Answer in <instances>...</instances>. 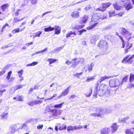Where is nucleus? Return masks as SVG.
<instances>
[{
  "label": "nucleus",
  "mask_w": 134,
  "mask_h": 134,
  "mask_svg": "<svg viewBox=\"0 0 134 134\" xmlns=\"http://www.w3.org/2000/svg\"><path fill=\"white\" fill-rule=\"evenodd\" d=\"M101 14L100 13H97L94 14L92 16L91 19V21L90 22V24L92 25L88 26L87 28L88 30L91 29L94 27L98 24V21L100 19V16Z\"/></svg>",
  "instance_id": "nucleus-1"
},
{
  "label": "nucleus",
  "mask_w": 134,
  "mask_h": 134,
  "mask_svg": "<svg viewBox=\"0 0 134 134\" xmlns=\"http://www.w3.org/2000/svg\"><path fill=\"white\" fill-rule=\"evenodd\" d=\"M105 111V109L97 108L94 109L93 111V113L91 114V115L95 117L101 116L104 114Z\"/></svg>",
  "instance_id": "nucleus-2"
},
{
  "label": "nucleus",
  "mask_w": 134,
  "mask_h": 134,
  "mask_svg": "<svg viewBox=\"0 0 134 134\" xmlns=\"http://www.w3.org/2000/svg\"><path fill=\"white\" fill-rule=\"evenodd\" d=\"M121 83V82L116 79H111L109 81L110 86L111 87H118L120 85Z\"/></svg>",
  "instance_id": "nucleus-3"
},
{
  "label": "nucleus",
  "mask_w": 134,
  "mask_h": 134,
  "mask_svg": "<svg viewBox=\"0 0 134 134\" xmlns=\"http://www.w3.org/2000/svg\"><path fill=\"white\" fill-rule=\"evenodd\" d=\"M97 46L100 48H103L105 50L107 49L108 45L107 42L105 41L101 40L98 43Z\"/></svg>",
  "instance_id": "nucleus-4"
},
{
  "label": "nucleus",
  "mask_w": 134,
  "mask_h": 134,
  "mask_svg": "<svg viewBox=\"0 0 134 134\" xmlns=\"http://www.w3.org/2000/svg\"><path fill=\"white\" fill-rule=\"evenodd\" d=\"M130 57V55H128L125 57L123 60H122V63H130V64L132 63V59L134 57V54H133L132 56L130 57L129 59L126 60Z\"/></svg>",
  "instance_id": "nucleus-5"
},
{
  "label": "nucleus",
  "mask_w": 134,
  "mask_h": 134,
  "mask_svg": "<svg viewBox=\"0 0 134 134\" xmlns=\"http://www.w3.org/2000/svg\"><path fill=\"white\" fill-rule=\"evenodd\" d=\"M121 30V34L125 37H128L131 35V33L125 28H122Z\"/></svg>",
  "instance_id": "nucleus-6"
},
{
  "label": "nucleus",
  "mask_w": 134,
  "mask_h": 134,
  "mask_svg": "<svg viewBox=\"0 0 134 134\" xmlns=\"http://www.w3.org/2000/svg\"><path fill=\"white\" fill-rule=\"evenodd\" d=\"M99 84L98 83L97 84V86L96 88V89L98 95L101 96H102L105 93L104 91L101 90L100 89V87L99 88L98 86Z\"/></svg>",
  "instance_id": "nucleus-7"
},
{
  "label": "nucleus",
  "mask_w": 134,
  "mask_h": 134,
  "mask_svg": "<svg viewBox=\"0 0 134 134\" xmlns=\"http://www.w3.org/2000/svg\"><path fill=\"white\" fill-rule=\"evenodd\" d=\"M110 131L109 128L105 127L102 129L100 131L101 134H107Z\"/></svg>",
  "instance_id": "nucleus-8"
},
{
  "label": "nucleus",
  "mask_w": 134,
  "mask_h": 134,
  "mask_svg": "<svg viewBox=\"0 0 134 134\" xmlns=\"http://www.w3.org/2000/svg\"><path fill=\"white\" fill-rule=\"evenodd\" d=\"M99 87L100 89L101 90L104 92V93L106 92L107 91L108 92L109 90L107 89V86L106 85L104 84H101Z\"/></svg>",
  "instance_id": "nucleus-9"
},
{
  "label": "nucleus",
  "mask_w": 134,
  "mask_h": 134,
  "mask_svg": "<svg viewBox=\"0 0 134 134\" xmlns=\"http://www.w3.org/2000/svg\"><path fill=\"white\" fill-rule=\"evenodd\" d=\"M88 18V17L87 15H85L83 17L81 18L80 23L82 24H83V23H85L87 20Z\"/></svg>",
  "instance_id": "nucleus-10"
},
{
  "label": "nucleus",
  "mask_w": 134,
  "mask_h": 134,
  "mask_svg": "<svg viewBox=\"0 0 134 134\" xmlns=\"http://www.w3.org/2000/svg\"><path fill=\"white\" fill-rule=\"evenodd\" d=\"M124 5L125 8V10L128 11L130 9L132 8V6L131 5L130 2L128 3L127 4H124Z\"/></svg>",
  "instance_id": "nucleus-11"
},
{
  "label": "nucleus",
  "mask_w": 134,
  "mask_h": 134,
  "mask_svg": "<svg viewBox=\"0 0 134 134\" xmlns=\"http://www.w3.org/2000/svg\"><path fill=\"white\" fill-rule=\"evenodd\" d=\"M41 101L40 100H37L34 101H32L30 103H28L29 105L31 106H33L34 105H36L37 104L41 103Z\"/></svg>",
  "instance_id": "nucleus-12"
},
{
  "label": "nucleus",
  "mask_w": 134,
  "mask_h": 134,
  "mask_svg": "<svg viewBox=\"0 0 134 134\" xmlns=\"http://www.w3.org/2000/svg\"><path fill=\"white\" fill-rule=\"evenodd\" d=\"M55 31V34L57 35L59 34L61 32L60 28L58 26H55L54 27Z\"/></svg>",
  "instance_id": "nucleus-13"
},
{
  "label": "nucleus",
  "mask_w": 134,
  "mask_h": 134,
  "mask_svg": "<svg viewBox=\"0 0 134 134\" xmlns=\"http://www.w3.org/2000/svg\"><path fill=\"white\" fill-rule=\"evenodd\" d=\"M111 132L114 133L118 129V126L116 123H114L113 124L111 127Z\"/></svg>",
  "instance_id": "nucleus-14"
},
{
  "label": "nucleus",
  "mask_w": 134,
  "mask_h": 134,
  "mask_svg": "<svg viewBox=\"0 0 134 134\" xmlns=\"http://www.w3.org/2000/svg\"><path fill=\"white\" fill-rule=\"evenodd\" d=\"M112 77V76H107L106 75L104 76H102L100 77V79L99 80L98 82H99L100 83L106 79H108Z\"/></svg>",
  "instance_id": "nucleus-15"
},
{
  "label": "nucleus",
  "mask_w": 134,
  "mask_h": 134,
  "mask_svg": "<svg viewBox=\"0 0 134 134\" xmlns=\"http://www.w3.org/2000/svg\"><path fill=\"white\" fill-rule=\"evenodd\" d=\"M25 85H18L16 86L15 87H13L12 88V90H14V92L15 91L18 89H20L23 88L24 86H25Z\"/></svg>",
  "instance_id": "nucleus-16"
},
{
  "label": "nucleus",
  "mask_w": 134,
  "mask_h": 134,
  "mask_svg": "<svg viewBox=\"0 0 134 134\" xmlns=\"http://www.w3.org/2000/svg\"><path fill=\"white\" fill-rule=\"evenodd\" d=\"M98 37L97 36H94L92 37L91 40V43L95 44L96 41L98 39Z\"/></svg>",
  "instance_id": "nucleus-17"
},
{
  "label": "nucleus",
  "mask_w": 134,
  "mask_h": 134,
  "mask_svg": "<svg viewBox=\"0 0 134 134\" xmlns=\"http://www.w3.org/2000/svg\"><path fill=\"white\" fill-rule=\"evenodd\" d=\"M130 81L132 86L134 87V74H131L130 77Z\"/></svg>",
  "instance_id": "nucleus-18"
},
{
  "label": "nucleus",
  "mask_w": 134,
  "mask_h": 134,
  "mask_svg": "<svg viewBox=\"0 0 134 134\" xmlns=\"http://www.w3.org/2000/svg\"><path fill=\"white\" fill-rule=\"evenodd\" d=\"M79 13L77 11L73 12L71 14V16L74 18H78L79 16Z\"/></svg>",
  "instance_id": "nucleus-19"
},
{
  "label": "nucleus",
  "mask_w": 134,
  "mask_h": 134,
  "mask_svg": "<svg viewBox=\"0 0 134 134\" xmlns=\"http://www.w3.org/2000/svg\"><path fill=\"white\" fill-rule=\"evenodd\" d=\"M92 92V88H91L90 89L88 90L86 93L84 94V95L86 97H89L90 96Z\"/></svg>",
  "instance_id": "nucleus-20"
},
{
  "label": "nucleus",
  "mask_w": 134,
  "mask_h": 134,
  "mask_svg": "<svg viewBox=\"0 0 134 134\" xmlns=\"http://www.w3.org/2000/svg\"><path fill=\"white\" fill-rule=\"evenodd\" d=\"M77 60H78V61H76L75 62V65H77L79 64V63H80L81 64H83L85 62L84 59L82 58H77Z\"/></svg>",
  "instance_id": "nucleus-21"
},
{
  "label": "nucleus",
  "mask_w": 134,
  "mask_h": 134,
  "mask_svg": "<svg viewBox=\"0 0 134 134\" xmlns=\"http://www.w3.org/2000/svg\"><path fill=\"white\" fill-rule=\"evenodd\" d=\"M118 3L113 4V5L114 8L117 10H119L121 9L122 8V7H120L118 5Z\"/></svg>",
  "instance_id": "nucleus-22"
},
{
  "label": "nucleus",
  "mask_w": 134,
  "mask_h": 134,
  "mask_svg": "<svg viewBox=\"0 0 134 134\" xmlns=\"http://www.w3.org/2000/svg\"><path fill=\"white\" fill-rule=\"evenodd\" d=\"M70 87H68L67 89H65L64 90L62 93V95L63 96H65L68 94L69 91V90Z\"/></svg>",
  "instance_id": "nucleus-23"
},
{
  "label": "nucleus",
  "mask_w": 134,
  "mask_h": 134,
  "mask_svg": "<svg viewBox=\"0 0 134 134\" xmlns=\"http://www.w3.org/2000/svg\"><path fill=\"white\" fill-rule=\"evenodd\" d=\"M9 5L8 4H5L2 5L1 7V8L2 9V10L3 11L5 10L9 7Z\"/></svg>",
  "instance_id": "nucleus-24"
},
{
  "label": "nucleus",
  "mask_w": 134,
  "mask_h": 134,
  "mask_svg": "<svg viewBox=\"0 0 134 134\" xmlns=\"http://www.w3.org/2000/svg\"><path fill=\"white\" fill-rule=\"evenodd\" d=\"M77 58H75L72 59L71 62L69 61H67L65 63L66 64H67L68 65H70L71 63H75V62L77 61Z\"/></svg>",
  "instance_id": "nucleus-25"
},
{
  "label": "nucleus",
  "mask_w": 134,
  "mask_h": 134,
  "mask_svg": "<svg viewBox=\"0 0 134 134\" xmlns=\"http://www.w3.org/2000/svg\"><path fill=\"white\" fill-rule=\"evenodd\" d=\"M1 116L2 117V119H7L8 116V113L4 112L1 115Z\"/></svg>",
  "instance_id": "nucleus-26"
},
{
  "label": "nucleus",
  "mask_w": 134,
  "mask_h": 134,
  "mask_svg": "<svg viewBox=\"0 0 134 134\" xmlns=\"http://www.w3.org/2000/svg\"><path fill=\"white\" fill-rule=\"evenodd\" d=\"M18 129H23L25 130H27L28 129V127L25 124H24L23 125L20 126Z\"/></svg>",
  "instance_id": "nucleus-27"
},
{
  "label": "nucleus",
  "mask_w": 134,
  "mask_h": 134,
  "mask_svg": "<svg viewBox=\"0 0 134 134\" xmlns=\"http://www.w3.org/2000/svg\"><path fill=\"white\" fill-rule=\"evenodd\" d=\"M54 30V27H52L51 26H49L48 27L44 29V31L46 32H49L53 31Z\"/></svg>",
  "instance_id": "nucleus-28"
},
{
  "label": "nucleus",
  "mask_w": 134,
  "mask_h": 134,
  "mask_svg": "<svg viewBox=\"0 0 134 134\" xmlns=\"http://www.w3.org/2000/svg\"><path fill=\"white\" fill-rule=\"evenodd\" d=\"M38 63V62H34L31 64H27L26 65V67H28V66H34L37 64Z\"/></svg>",
  "instance_id": "nucleus-29"
},
{
  "label": "nucleus",
  "mask_w": 134,
  "mask_h": 134,
  "mask_svg": "<svg viewBox=\"0 0 134 134\" xmlns=\"http://www.w3.org/2000/svg\"><path fill=\"white\" fill-rule=\"evenodd\" d=\"M111 5V3L109 2L105 3L102 4L103 7H105V8H106L109 7Z\"/></svg>",
  "instance_id": "nucleus-30"
},
{
  "label": "nucleus",
  "mask_w": 134,
  "mask_h": 134,
  "mask_svg": "<svg viewBox=\"0 0 134 134\" xmlns=\"http://www.w3.org/2000/svg\"><path fill=\"white\" fill-rule=\"evenodd\" d=\"M53 116H56L58 115V111L56 109H52L51 110Z\"/></svg>",
  "instance_id": "nucleus-31"
},
{
  "label": "nucleus",
  "mask_w": 134,
  "mask_h": 134,
  "mask_svg": "<svg viewBox=\"0 0 134 134\" xmlns=\"http://www.w3.org/2000/svg\"><path fill=\"white\" fill-rule=\"evenodd\" d=\"M56 61V60L52 58L49 59H48V61L49 63V64L53 63Z\"/></svg>",
  "instance_id": "nucleus-32"
},
{
  "label": "nucleus",
  "mask_w": 134,
  "mask_h": 134,
  "mask_svg": "<svg viewBox=\"0 0 134 134\" xmlns=\"http://www.w3.org/2000/svg\"><path fill=\"white\" fill-rule=\"evenodd\" d=\"M23 98L22 96H18L17 97V101H22L23 100Z\"/></svg>",
  "instance_id": "nucleus-33"
},
{
  "label": "nucleus",
  "mask_w": 134,
  "mask_h": 134,
  "mask_svg": "<svg viewBox=\"0 0 134 134\" xmlns=\"http://www.w3.org/2000/svg\"><path fill=\"white\" fill-rule=\"evenodd\" d=\"M66 125L64 124L61 126L60 127L59 129V130H63L66 129Z\"/></svg>",
  "instance_id": "nucleus-34"
},
{
  "label": "nucleus",
  "mask_w": 134,
  "mask_h": 134,
  "mask_svg": "<svg viewBox=\"0 0 134 134\" xmlns=\"http://www.w3.org/2000/svg\"><path fill=\"white\" fill-rule=\"evenodd\" d=\"M64 103L63 102L59 104H56L54 105V107L55 108H61Z\"/></svg>",
  "instance_id": "nucleus-35"
},
{
  "label": "nucleus",
  "mask_w": 134,
  "mask_h": 134,
  "mask_svg": "<svg viewBox=\"0 0 134 134\" xmlns=\"http://www.w3.org/2000/svg\"><path fill=\"white\" fill-rule=\"evenodd\" d=\"M83 25H78L76 26L75 27H74V29L76 30H79L80 29L82 28L83 27Z\"/></svg>",
  "instance_id": "nucleus-36"
},
{
  "label": "nucleus",
  "mask_w": 134,
  "mask_h": 134,
  "mask_svg": "<svg viewBox=\"0 0 134 134\" xmlns=\"http://www.w3.org/2000/svg\"><path fill=\"white\" fill-rule=\"evenodd\" d=\"M10 130L12 133H14L16 131V130L14 128V127L12 126H11L10 128Z\"/></svg>",
  "instance_id": "nucleus-37"
},
{
  "label": "nucleus",
  "mask_w": 134,
  "mask_h": 134,
  "mask_svg": "<svg viewBox=\"0 0 134 134\" xmlns=\"http://www.w3.org/2000/svg\"><path fill=\"white\" fill-rule=\"evenodd\" d=\"M41 32L39 31L37 33H35L34 35V37H39L40 36V35L41 34Z\"/></svg>",
  "instance_id": "nucleus-38"
},
{
  "label": "nucleus",
  "mask_w": 134,
  "mask_h": 134,
  "mask_svg": "<svg viewBox=\"0 0 134 134\" xmlns=\"http://www.w3.org/2000/svg\"><path fill=\"white\" fill-rule=\"evenodd\" d=\"M125 132L126 134H133L132 131L130 130H126L125 131Z\"/></svg>",
  "instance_id": "nucleus-39"
},
{
  "label": "nucleus",
  "mask_w": 134,
  "mask_h": 134,
  "mask_svg": "<svg viewBox=\"0 0 134 134\" xmlns=\"http://www.w3.org/2000/svg\"><path fill=\"white\" fill-rule=\"evenodd\" d=\"M20 124H15L13 125H12V126L14 127V128L16 130L17 129H19L18 128L19 127Z\"/></svg>",
  "instance_id": "nucleus-40"
},
{
  "label": "nucleus",
  "mask_w": 134,
  "mask_h": 134,
  "mask_svg": "<svg viewBox=\"0 0 134 134\" xmlns=\"http://www.w3.org/2000/svg\"><path fill=\"white\" fill-rule=\"evenodd\" d=\"M108 17L107 15L106 14H104L102 15L101 14V16H100V19H106Z\"/></svg>",
  "instance_id": "nucleus-41"
},
{
  "label": "nucleus",
  "mask_w": 134,
  "mask_h": 134,
  "mask_svg": "<svg viewBox=\"0 0 134 134\" xmlns=\"http://www.w3.org/2000/svg\"><path fill=\"white\" fill-rule=\"evenodd\" d=\"M7 27L9 28L10 27L9 26V25L7 23L6 24L3 26L1 32H2L3 30H4Z\"/></svg>",
  "instance_id": "nucleus-42"
},
{
  "label": "nucleus",
  "mask_w": 134,
  "mask_h": 134,
  "mask_svg": "<svg viewBox=\"0 0 134 134\" xmlns=\"http://www.w3.org/2000/svg\"><path fill=\"white\" fill-rule=\"evenodd\" d=\"M105 109V113H104V114H109L111 113L112 112V111L110 109Z\"/></svg>",
  "instance_id": "nucleus-43"
},
{
  "label": "nucleus",
  "mask_w": 134,
  "mask_h": 134,
  "mask_svg": "<svg viewBox=\"0 0 134 134\" xmlns=\"http://www.w3.org/2000/svg\"><path fill=\"white\" fill-rule=\"evenodd\" d=\"M115 12L114 11H110L109 12V13L110 15V16H115Z\"/></svg>",
  "instance_id": "nucleus-44"
},
{
  "label": "nucleus",
  "mask_w": 134,
  "mask_h": 134,
  "mask_svg": "<svg viewBox=\"0 0 134 134\" xmlns=\"http://www.w3.org/2000/svg\"><path fill=\"white\" fill-rule=\"evenodd\" d=\"M67 130L68 131H72L73 130V127L72 126L69 125L67 127Z\"/></svg>",
  "instance_id": "nucleus-45"
},
{
  "label": "nucleus",
  "mask_w": 134,
  "mask_h": 134,
  "mask_svg": "<svg viewBox=\"0 0 134 134\" xmlns=\"http://www.w3.org/2000/svg\"><path fill=\"white\" fill-rule=\"evenodd\" d=\"M24 18L20 20H19L18 19V18H15L14 19L13 21L14 23H15L19 21H21V20H23V19H24Z\"/></svg>",
  "instance_id": "nucleus-46"
},
{
  "label": "nucleus",
  "mask_w": 134,
  "mask_h": 134,
  "mask_svg": "<svg viewBox=\"0 0 134 134\" xmlns=\"http://www.w3.org/2000/svg\"><path fill=\"white\" fill-rule=\"evenodd\" d=\"M20 31V29L19 28L14 30L12 31V33L13 34H15L16 32H18Z\"/></svg>",
  "instance_id": "nucleus-47"
},
{
  "label": "nucleus",
  "mask_w": 134,
  "mask_h": 134,
  "mask_svg": "<svg viewBox=\"0 0 134 134\" xmlns=\"http://www.w3.org/2000/svg\"><path fill=\"white\" fill-rule=\"evenodd\" d=\"M12 73V71H10L8 72V75L6 77L7 79L8 80H9V79Z\"/></svg>",
  "instance_id": "nucleus-48"
},
{
  "label": "nucleus",
  "mask_w": 134,
  "mask_h": 134,
  "mask_svg": "<svg viewBox=\"0 0 134 134\" xmlns=\"http://www.w3.org/2000/svg\"><path fill=\"white\" fill-rule=\"evenodd\" d=\"M129 116H127L124 118H123L122 120H121V121L123 122H126V120L129 119Z\"/></svg>",
  "instance_id": "nucleus-49"
},
{
  "label": "nucleus",
  "mask_w": 134,
  "mask_h": 134,
  "mask_svg": "<svg viewBox=\"0 0 134 134\" xmlns=\"http://www.w3.org/2000/svg\"><path fill=\"white\" fill-rule=\"evenodd\" d=\"M72 31H70L68 32L66 35V37L67 38L69 37L72 36Z\"/></svg>",
  "instance_id": "nucleus-50"
},
{
  "label": "nucleus",
  "mask_w": 134,
  "mask_h": 134,
  "mask_svg": "<svg viewBox=\"0 0 134 134\" xmlns=\"http://www.w3.org/2000/svg\"><path fill=\"white\" fill-rule=\"evenodd\" d=\"M83 74L82 72H81L80 73H77L76 74H75L74 75L75 76H76L77 77H78V78H79V76L81 75H82Z\"/></svg>",
  "instance_id": "nucleus-51"
},
{
  "label": "nucleus",
  "mask_w": 134,
  "mask_h": 134,
  "mask_svg": "<svg viewBox=\"0 0 134 134\" xmlns=\"http://www.w3.org/2000/svg\"><path fill=\"white\" fill-rule=\"evenodd\" d=\"M38 88H37V86H35L34 88H31L29 91V92H32L34 89H37Z\"/></svg>",
  "instance_id": "nucleus-52"
},
{
  "label": "nucleus",
  "mask_w": 134,
  "mask_h": 134,
  "mask_svg": "<svg viewBox=\"0 0 134 134\" xmlns=\"http://www.w3.org/2000/svg\"><path fill=\"white\" fill-rule=\"evenodd\" d=\"M94 78L93 77H90V78H88L86 80V81L87 82H89V81H92Z\"/></svg>",
  "instance_id": "nucleus-53"
},
{
  "label": "nucleus",
  "mask_w": 134,
  "mask_h": 134,
  "mask_svg": "<svg viewBox=\"0 0 134 134\" xmlns=\"http://www.w3.org/2000/svg\"><path fill=\"white\" fill-rule=\"evenodd\" d=\"M131 44L130 45V47H129V48H126V49H125V54H126L128 51V50L131 48Z\"/></svg>",
  "instance_id": "nucleus-54"
},
{
  "label": "nucleus",
  "mask_w": 134,
  "mask_h": 134,
  "mask_svg": "<svg viewBox=\"0 0 134 134\" xmlns=\"http://www.w3.org/2000/svg\"><path fill=\"white\" fill-rule=\"evenodd\" d=\"M122 2L124 3V4H127L128 3L130 2V0H121Z\"/></svg>",
  "instance_id": "nucleus-55"
},
{
  "label": "nucleus",
  "mask_w": 134,
  "mask_h": 134,
  "mask_svg": "<svg viewBox=\"0 0 134 134\" xmlns=\"http://www.w3.org/2000/svg\"><path fill=\"white\" fill-rule=\"evenodd\" d=\"M42 52V51H40L36 52L32 54L31 56L32 57H34V55H36L40 53H41Z\"/></svg>",
  "instance_id": "nucleus-56"
},
{
  "label": "nucleus",
  "mask_w": 134,
  "mask_h": 134,
  "mask_svg": "<svg viewBox=\"0 0 134 134\" xmlns=\"http://www.w3.org/2000/svg\"><path fill=\"white\" fill-rule=\"evenodd\" d=\"M131 44V47L132 45V43H129L128 42L127 43V45L126 46V48H129V47H130V45Z\"/></svg>",
  "instance_id": "nucleus-57"
},
{
  "label": "nucleus",
  "mask_w": 134,
  "mask_h": 134,
  "mask_svg": "<svg viewBox=\"0 0 134 134\" xmlns=\"http://www.w3.org/2000/svg\"><path fill=\"white\" fill-rule=\"evenodd\" d=\"M20 9H18L16 10L15 13V15L16 16H18L19 14V12L20 11Z\"/></svg>",
  "instance_id": "nucleus-58"
},
{
  "label": "nucleus",
  "mask_w": 134,
  "mask_h": 134,
  "mask_svg": "<svg viewBox=\"0 0 134 134\" xmlns=\"http://www.w3.org/2000/svg\"><path fill=\"white\" fill-rule=\"evenodd\" d=\"M37 0H31V2L32 4H34L36 3Z\"/></svg>",
  "instance_id": "nucleus-59"
},
{
  "label": "nucleus",
  "mask_w": 134,
  "mask_h": 134,
  "mask_svg": "<svg viewBox=\"0 0 134 134\" xmlns=\"http://www.w3.org/2000/svg\"><path fill=\"white\" fill-rule=\"evenodd\" d=\"M105 9L106 8L105 7H103V5H102V7L100 8L99 10H100V11H104L105 10Z\"/></svg>",
  "instance_id": "nucleus-60"
},
{
  "label": "nucleus",
  "mask_w": 134,
  "mask_h": 134,
  "mask_svg": "<svg viewBox=\"0 0 134 134\" xmlns=\"http://www.w3.org/2000/svg\"><path fill=\"white\" fill-rule=\"evenodd\" d=\"M5 91V90H0V97L2 95L3 92Z\"/></svg>",
  "instance_id": "nucleus-61"
},
{
  "label": "nucleus",
  "mask_w": 134,
  "mask_h": 134,
  "mask_svg": "<svg viewBox=\"0 0 134 134\" xmlns=\"http://www.w3.org/2000/svg\"><path fill=\"white\" fill-rule=\"evenodd\" d=\"M78 31L79 32H80V33L79 35H81L82 34V33L83 32L86 31V30H82L80 31Z\"/></svg>",
  "instance_id": "nucleus-62"
},
{
  "label": "nucleus",
  "mask_w": 134,
  "mask_h": 134,
  "mask_svg": "<svg viewBox=\"0 0 134 134\" xmlns=\"http://www.w3.org/2000/svg\"><path fill=\"white\" fill-rule=\"evenodd\" d=\"M23 72V70H21L19 71H18V73L19 74V75H22Z\"/></svg>",
  "instance_id": "nucleus-63"
},
{
  "label": "nucleus",
  "mask_w": 134,
  "mask_h": 134,
  "mask_svg": "<svg viewBox=\"0 0 134 134\" xmlns=\"http://www.w3.org/2000/svg\"><path fill=\"white\" fill-rule=\"evenodd\" d=\"M33 44V42H31L28 43H26L25 45L27 46H29L32 45Z\"/></svg>",
  "instance_id": "nucleus-64"
}]
</instances>
